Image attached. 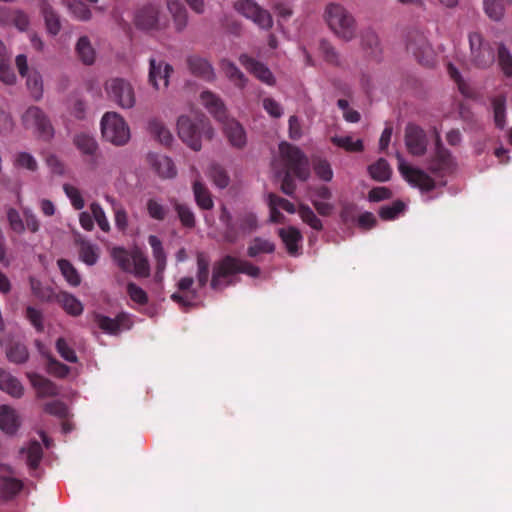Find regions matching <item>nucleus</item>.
Returning <instances> with one entry per match:
<instances>
[{"label": "nucleus", "instance_id": "nucleus-2", "mask_svg": "<svg viewBox=\"0 0 512 512\" xmlns=\"http://www.w3.org/2000/svg\"><path fill=\"white\" fill-rule=\"evenodd\" d=\"M200 99L215 119L223 123V131L230 144L239 149L243 148L247 141L244 128L236 120L227 118L226 108L222 100L210 91H203Z\"/></svg>", "mask_w": 512, "mask_h": 512}, {"label": "nucleus", "instance_id": "nucleus-27", "mask_svg": "<svg viewBox=\"0 0 512 512\" xmlns=\"http://www.w3.org/2000/svg\"><path fill=\"white\" fill-rule=\"evenodd\" d=\"M0 389L15 398L23 395L24 388L20 381L9 372L0 368Z\"/></svg>", "mask_w": 512, "mask_h": 512}, {"label": "nucleus", "instance_id": "nucleus-6", "mask_svg": "<svg viewBox=\"0 0 512 512\" xmlns=\"http://www.w3.org/2000/svg\"><path fill=\"white\" fill-rule=\"evenodd\" d=\"M110 255L123 272L133 274L137 278H147L150 276L148 258L139 248L128 251L123 247L117 246L112 248Z\"/></svg>", "mask_w": 512, "mask_h": 512}, {"label": "nucleus", "instance_id": "nucleus-20", "mask_svg": "<svg viewBox=\"0 0 512 512\" xmlns=\"http://www.w3.org/2000/svg\"><path fill=\"white\" fill-rule=\"evenodd\" d=\"M159 11L153 5H145L141 7L135 16V24L143 30H159Z\"/></svg>", "mask_w": 512, "mask_h": 512}, {"label": "nucleus", "instance_id": "nucleus-5", "mask_svg": "<svg viewBox=\"0 0 512 512\" xmlns=\"http://www.w3.org/2000/svg\"><path fill=\"white\" fill-rule=\"evenodd\" d=\"M238 273H243L253 278H257L260 275V268L249 261L242 260L231 255H226L213 266L210 281L211 288L213 290L221 289L223 286V279Z\"/></svg>", "mask_w": 512, "mask_h": 512}, {"label": "nucleus", "instance_id": "nucleus-1", "mask_svg": "<svg viewBox=\"0 0 512 512\" xmlns=\"http://www.w3.org/2000/svg\"><path fill=\"white\" fill-rule=\"evenodd\" d=\"M281 158L287 168L283 175L281 190L284 194L292 196L296 190V184L292 175L305 181L310 175L309 162L305 154L296 146L287 142L279 145Z\"/></svg>", "mask_w": 512, "mask_h": 512}, {"label": "nucleus", "instance_id": "nucleus-53", "mask_svg": "<svg viewBox=\"0 0 512 512\" xmlns=\"http://www.w3.org/2000/svg\"><path fill=\"white\" fill-rule=\"evenodd\" d=\"M209 177L213 181V183L223 189L229 185L230 178L226 172V170L220 166L219 164L213 163L209 167L208 171Z\"/></svg>", "mask_w": 512, "mask_h": 512}, {"label": "nucleus", "instance_id": "nucleus-10", "mask_svg": "<svg viewBox=\"0 0 512 512\" xmlns=\"http://www.w3.org/2000/svg\"><path fill=\"white\" fill-rule=\"evenodd\" d=\"M470 60L477 68H488L495 61V49L485 41L481 34L473 32L469 34Z\"/></svg>", "mask_w": 512, "mask_h": 512}, {"label": "nucleus", "instance_id": "nucleus-56", "mask_svg": "<svg viewBox=\"0 0 512 512\" xmlns=\"http://www.w3.org/2000/svg\"><path fill=\"white\" fill-rule=\"evenodd\" d=\"M174 209L177 212L178 218L181 224L186 228H194L195 227V215L192 212L191 208L185 204H181L177 201L174 202Z\"/></svg>", "mask_w": 512, "mask_h": 512}, {"label": "nucleus", "instance_id": "nucleus-52", "mask_svg": "<svg viewBox=\"0 0 512 512\" xmlns=\"http://www.w3.org/2000/svg\"><path fill=\"white\" fill-rule=\"evenodd\" d=\"M495 125L503 129L506 124V99L499 95L492 100Z\"/></svg>", "mask_w": 512, "mask_h": 512}, {"label": "nucleus", "instance_id": "nucleus-13", "mask_svg": "<svg viewBox=\"0 0 512 512\" xmlns=\"http://www.w3.org/2000/svg\"><path fill=\"white\" fill-rule=\"evenodd\" d=\"M23 122L26 127L34 128L44 140L52 138L54 133L53 127L50 120L39 107H29L23 115Z\"/></svg>", "mask_w": 512, "mask_h": 512}, {"label": "nucleus", "instance_id": "nucleus-46", "mask_svg": "<svg viewBox=\"0 0 512 512\" xmlns=\"http://www.w3.org/2000/svg\"><path fill=\"white\" fill-rule=\"evenodd\" d=\"M79 258L88 266H93L99 259V248L87 241H82L79 247Z\"/></svg>", "mask_w": 512, "mask_h": 512}, {"label": "nucleus", "instance_id": "nucleus-57", "mask_svg": "<svg viewBox=\"0 0 512 512\" xmlns=\"http://www.w3.org/2000/svg\"><path fill=\"white\" fill-rule=\"evenodd\" d=\"M47 359V372L57 378H65L69 372L70 368L66 365L58 361L55 357L52 355L44 354Z\"/></svg>", "mask_w": 512, "mask_h": 512}, {"label": "nucleus", "instance_id": "nucleus-12", "mask_svg": "<svg viewBox=\"0 0 512 512\" xmlns=\"http://www.w3.org/2000/svg\"><path fill=\"white\" fill-rule=\"evenodd\" d=\"M105 90L110 100L124 109L135 105V93L130 82L123 78H112L105 83Z\"/></svg>", "mask_w": 512, "mask_h": 512}, {"label": "nucleus", "instance_id": "nucleus-30", "mask_svg": "<svg viewBox=\"0 0 512 512\" xmlns=\"http://www.w3.org/2000/svg\"><path fill=\"white\" fill-rule=\"evenodd\" d=\"M57 303L71 316H79L83 312V305L79 299L68 292H60L56 295Z\"/></svg>", "mask_w": 512, "mask_h": 512}, {"label": "nucleus", "instance_id": "nucleus-36", "mask_svg": "<svg viewBox=\"0 0 512 512\" xmlns=\"http://www.w3.org/2000/svg\"><path fill=\"white\" fill-rule=\"evenodd\" d=\"M30 380L39 396L48 397L56 396L58 394V388L51 380L38 374L30 376Z\"/></svg>", "mask_w": 512, "mask_h": 512}, {"label": "nucleus", "instance_id": "nucleus-55", "mask_svg": "<svg viewBox=\"0 0 512 512\" xmlns=\"http://www.w3.org/2000/svg\"><path fill=\"white\" fill-rule=\"evenodd\" d=\"M331 142L348 152H361L364 149L363 142L361 140L353 141L350 136H333Z\"/></svg>", "mask_w": 512, "mask_h": 512}, {"label": "nucleus", "instance_id": "nucleus-50", "mask_svg": "<svg viewBox=\"0 0 512 512\" xmlns=\"http://www.w3.org/2000/svg\"><path fill=\"white\" fill-rule=\"evenodd\" d=\"M71 14L80 21H89L92 18V11L90 8L81 0H67Z\"/></svg>", "mask_w": 512, "mask_h": 512}, {"label": "nucleus", "instance_id": "nucleus-38", "mask_svg": "<svg viewBox=\"0 0 512 512\" xmlns=\"http://www.w3.org/2000/svg\"><path fill=\"white\" fill-rule=\"evenodd\" d=\"M152 164L162 178H173L177 171L173 161L164 155H156L152 158Z\"/></svg>", "mask_w": 512, "mask_h": 512}, {"label": "nucleus", "instance_id": "nucleus-61", "mask_svg": "<svg viewBox=\"0 0 512 512\" xmlns=\"http://www.w3.org/2000/svg\"><path fill=\"white\" fill-rule=\"evenodd\" d=\"M25 317L39 333L44 331V317L41 310L28 306L25 310Z\"/></svg>", "mask_w": 512, "mask_h": 512}, {"label": "nucleus", "instance_id": "nucleus-24", "mask_svg": "<svg viewBox=\"0 0 512 512\" xmlns=\"http://www.w3.org/2000/svg\"><path fill=\"white\" fill-rule=\"evenodd\" d=\"M361 47L367 57L374 60L380 59L382 49L378 35L373 30L367 29L362 32Z\"/></svg>", "mask_w": 512, "mask_h": 512}, {"label": "nucleus", "instance_id": "nucleus-28", "mask_svg": "<svg viewBox=\"0 0 512 512\" xmlns=\"http://www.w3.org/2000/svg\"><path fill=\"white\" fill-rule=\"evenodd\" d=\"M40 10L44 17L48 33L53 36L57 35L61 30V22L58 14L47 0L40 2Z\"/></svg>", "mask_w": 512, "mask_h": 512}, {"label": "nucleus", "instance_id": "nucleus-14", "mask_svg": "<svg viewBox=\"0 0 512 512\" xmlns=\"http://www.w3.org/2000/svg\"><path fill=\"white\" fill-rule=\"evenodd\" d=\"M398 169L402 176L413 186L422 191L429 192L435 188V181L423 170L408 166L401 154H397Z\"/></svg>", "mask_w": 512, "mask_h": 512}, {"label": "nucleus", "instance_id": "nucleus-54", "mask_svg": "<svg viewBox=\"0 0 512 512\" xmlns=\"http://www.w3.org/2000/svg\"><path fill=\"white\" fill-rule=\"evenodd\" d=\"M298 214L303 222L308 224L312 229L320 231L323 228L322 221L316 216L314 211L305 204H300Z\"/></svg>", "mask_w": 512, "mask_h": 512}, {"label": "nucleus", "instance_id": "nucleus-16", "mask_svg": "<svg viewBox=\"0 0 512 512\" xmlns=\"http://www.w3.org/2000/svg\"><path fill=\"white\" fill-rule=\"evenodd\" d=\"M405 144L411 155H424L428 144L426 132L420 126L409 123L405 128Z\"/></svg>", "mask_w": 512, "mask_h": 512}, {"label": "nucleus", "instance_id": "nucleus-26", "mask_svg": "<svg viewBox=\"0 0 512 512\" xmlns=\"http://www.w3.org/2000/svg\"><path fill=\"white\" fill-rule=\"evenodd\" d=\"M23 487V482L17 478L0 476V500L4 502L13 500Z\"/></svg>", "mask_w": 512, "mask_h": 512}, {"label": "nucleus", "instance_id": "nucleus-60", "mask_svg": "<svg viewBox=\"0 0 512 512\" xmlns=\"http://www.w3.org/2000/svg\"><path fill=\"white\" fill-rule=\"evenodd\" d=\"M90 210L91 214L93 216L94 221L98 224L99 228L103 232H109L110 231V224L106 217V214L101 207V205L97 202H92L90 204Z\"/></svg>", "mask_w": 512, "mask_h": 512}, {"label": "nucleus", "instance_id": "nucleus-42", "mask_svg": "<svg viewBox=\"0 0 512 512\" xmlns=\"http://www.w3.org/2000/svg\"><path fill=\"white\" fill-rule=\"evenodd\" d=\"M149 130L155 139H157L161 144L169 146L172 143L173 136L161 121L157 119L151 120L149 122Z\"/></svg>", "mask_w": 512, "mask_h": 512}, {"label": "nucleus", "instance_id": "nucleus-23", "mask_svg": "<svg viewBox=\"0 0 512 512\" xmlns=\"http://www.w3.org/2000/svg\"><path fill=\"white\" fill-rule=\"evenodd\" d=\"M20 427V419L15 409L8 405L0 406V429L9 435H13Z\"/></svg>", "mask_w": 512, "mask_h": 512}, {"label": "nucleus", "instance_id": "nucleus-51", "mask_svg": "<svg viewBox=\"0 0 512 512\" xmlns=\"http://www.w3.org/2000/svg\"><path fill=\"white\" fill-rule=\"evenodd\" d=\"M498 65L506 77L512 76V55L508 48L500 43L497 47Z\"/></svg>", "mask_w": 512, "mask_h": 512}, {"label": "nucleus", "instance_id": "nucleus-48", "mask_svg": "<svg viewBox=\"0 0 512 512\" xmlns=\"http://www.w3.org/2000/svg\"><path fill=\"white\" fill-rule=\"evenodd\" d=\"M148 243L151 246L156 266L159 267V270H165L167 258L161 240L155 235H150Z\"/></svg>", "mask_w": 512, "mask_h": 512}, {"label": "nucleus", "instance_id": "nucleus-59", "mask_svg": "<svg viewBox=\"0 0 512 512\" xmlns=\"http://www.w3.org/2000/svg\"><path fill=\"white\" fill-rule=\"evenodd\" d=\"M148 215L157 221H163L166 218L168 209L156 199H148L146 203Z\"/></svg>", "mask_w": 512, "mask_h": 512}, {"label": "nucleus", "instance_id": "nucleus-8", "mask_svg": "<svg viewBox=\"0 0 512 512\" xmlns=\"http://www.w3.org/2000/svg\"><path fill=\"white\" fill-rule=\"evenodd\" d=\"M101 132L103 138L116 145H125L130 139V130L123 119L116 112H106L101 120Z\"/></svg>", "mask_w": 512, "mask_h": 512}, {"label": "nucleus", "instance_id": "nucleus-40", "mask_svg": "<svg viewBox=\"0 0 512 512\" xmlns=\"http://www.w3.org/2000/svg\"><path fill=\"white\" fill-rule=\"evenodd\" d=\"M275 251V244L270 240L261 237H255L247 248V255L251 258L257 257L259 254H270Z\"/></svg>", "mask_w": 512, "mask_h": 512}, {"label": "nucleus", "instance_id": "nucleus-18", "mask_svg": "<svg viewBox=\"0 0 512 512\" xmlns=\"http://www.w3.org/2000/svg\"><path fill=\"white\" fill-rule=\"evenodd\" d=\"M193 284L194 279L192 277H182L177 283V288L181 292H186V294L175 292L170 296L171 300L184 309L192 307V301L198 294L197 290L193 288Z\"/></svg>", "mask_w": 512, "mask_h": 512}, {"label": "nucleus", "instance_id": "nucleus-3", "mask_svg": "<svg viewBox=\"0 0 512 512\" xmlns=\"http://www.w3.org/2000/svg\"><path fill=\"white\" fill-rule=\"evenodd\" d=\"M219 220L224 225L223 239L229 244L236 243L240 238L251 234L258 228L256 214L248 209L238 210L233 215L223 206L220 211Z\"/></svg>", "mask_w": 512, "mask_h": 512}, {"label": "nucleus", "instance_id": "nucleus-64", "mask_svg": "<svg viewBox=\"0 0 512 512\" xmlns=\"http://www.w3.org/2000/svg\"><path fill=\"white\" fill-rule=\"evenodd\" d=\"M63 190L66 194V196L69 198L72 206L76 210H81L85 206L84 199L81 195V192L79 189L73 185L70 184H64Z\"/></svg>", "mask_w": 512, "mask_h": 512}, {"label": "nucleus", "instance_id": "nucleus-34", "mask_svg": "<svg viewBox=\"0 0 512 512\" xmlns=\"http://www.w3.org/2000/svg\"><path fill=\"white\" fill-rule=\"evenodd\" d=\"M193 193L195 201L199 208L203 210H211L214 206V202L208 188L199 180H195L193 183Z\"/></svg>", "mask_w": 512, "mask_h": 512}, {"label": "nucleus", "instance_id": "nucleus-43", "mask_svg": "<svg viewBox=\"0 0 512 512\" xmlns=\"http://www.w3.org/2000/svg\"><path fill=\"white\" fill-rule=\"evenodd\" d=\"M511 2L512 0H483L484 11L490 19L499 21L504 15L505 4Z\"/></svg>", "mask_w": 512, "mask_h": 512}, {"label": "nucleus", "instance_id": "nucleus-62", "mask_svg": "<svg viewBox=\"0 0 512 512\" xmlns=\"http://www.w3.org/2000/svg\"><path fill=\"white\" fill-rule=\"evenodd\" d=\"M56 350L59 353V355L67 362L76 363L78 361V357L76 355L75 350L71 346H69V344L63 337L57 339Z\"/></svg>", "mask_w": 512, "mask_h": 512}, {"label": "nucleus", "instance_id": "nucleus-9", "mask_svg": "<svg viewBox=\"0 0 512 512\" xmlns=\"http://www.w3.org/2000/svg\"><path fill=\"white\" fill-rule=\"evenodd\" d=\"M233 8L237 13L251 20L260 29L270 30L273 26V18L270 12L254 0H237L234 2Z\"/></svg>", "mask_w": 512, "mask_h": 512}, {"label": "nucleus", "instance_id": "nucleus-25", "mask_svg": "<svg viewBox=\"0 0 512 512\" xmlns=\"http://www.w3.org/2000/svg\"><path fill=\"white\" fill-rule=\"evenodd\" d=\"M167 9L172 17L174 28L182 32L188 25V12L179 0H167Z\"/></svg>", "mask_w": 512, "mask_h": 512}, {"label": "nucleus", "instance_id": "nucleus-47", "mask_svg": "<svg viewBox=\"0 0 512 512\" xmlns=\"http://www.w3.org/2000/svg\"><path fill=\"white\" fill-rule=\"evenodd\" d=\"M148 243L151 246L156 266L159 267V270H165L167 258L161 240L155 235H150Z\"/></svg>", "mask_w": 512, "mask_h": 512}, {"label": "nucleus", "instance_id": "nucleus-15", "mask_svg": "<svg viewBox=\"0 0 512 512\" xmlns=\"http://www.w3.org/2000/svg\"><path fill=\"white\" fill-rule=\"evenodd\" d=\"M406 48L419 63L423 65L430 64L431 47L423 32L418 30L409 31L407 34Z\"/></svg>", "mask_w": 512, "mask_h": 512}, {"label": "nucleus", "instance_id": "nucleus-29", "mask_svg": "<svg viewBox=\"0 0 512 512\" xmlns=\"http://www.w3.org/2000/svg\"><path fill=\"white\" fill-rule=\"evenodd\" d=\"M220 68L236 87L243 89L246 86L248 79L235 63L228 59H222L220 61Z\"/></svg>", "mask_w": 512, "mask_h": 512}, {"label": "nucleus", "instance_id": "nucleus-63", "mask_svg": "<svg viewBox=\"0 0 512 512\" xmlns=\"http://www.w3.org/2000/svg\"><path fill=\"white\" fill-rule=\"evenodd\" d=\"M405 208L402 201H394L391 205L382 206L379 210V216L383 220H393L396 218Z\"/></svg>", "mask_w": 512, "mask_h": 512}, {"label": "nucleus", "instance_id": "nucleus-7", "mask_svg": "<svg viewBox=\"0 0 512 512\" xmlns=\"http://www.w3.org/2000/svg\"><path fill=\"white\" fill-rule=\"evenodd\" d=\"M325 20L339 38L350 41L356 36L357 24L354 16L341 4L330 3L325 8Z\"/></svg>", "mask_w": 512, "mask_h": 512}, {"label": "nucleus", "instance_id": "nucleus-41", "mask_svg": "<svg viewBox=\"0 0 512 512\" xmlns=\"http://www.w3.org/2000/svg\"><path fill=\"white\" fill-rule=\"evenodd\" d=\"M6 356L15 364L25 363L29 358L27 347L20 342H11L6 348Z\"/></svg>", "mask_w": 512, "mask_h": 512}, {"label": "nucleus", "instance_id": "nucleus-31", "mask_svg": "<svg viewBox=\"0 0 512 512\" xmlns=\"http://www.w3.org/2000/svg\"><path fill=\"white\" fill-rule=\"evenodd\" d=\"M125 320H127V317L124 314H120L114 319L101 314L95 315V322L98 327L108 334H117Z\"/></svg>", "mask_w": 512, "mask_h": 512}, {"label": "nucleus", "instance_id": "nucleus-17", "mask_svg": "<svg viewBox=\"0 0 512 512\" xmlns=\"http://www.w3.org/2000/svg\"><path fill=\"white\" fill-rule=\"evenodd\" d=\"M239 62L249 73H251L259 81L263 82L268 86L275 85L276 80L273 73L262 62L256 60L255 58L247 54H241L239 56Z\"/></svg>", "mask_w": 512, "mask_h": 512}, {"label": "nucleus", "instance_id": "nucleus-11", "mask_svg": "<svg viewBox=\"0 0 512 512\" xmlns=\"http://www.w3.org/2000/svg\"><path fill=\"white\" fill-rule=\"evenodd\" d=\"M435 151L432 155L428 169L431 173L437 176H444L452 172L454 168V160L448 149L442 143L441 135L436 127L433 128Z\"/></svg>", "mask_w": 512, "mask_h": 512}, {"label": "nucleus", "instance_id": "nucleus-39", "mask_svg": "<svg viewBox=\"0 0 512 512\" xmlns=\"http://www.w3.org/2000/svg\"><path fill=\"white\" fill-rule=\"evenodd\" d=\"M370 176L378 182H386L390 179L392 170L389 163L380 158L368 167Z\"/></svg>", "mask_w": 512, "mask_h": 512}, {"label": "nucleus", "instance_id": "nucleus-22", "mask_svg": "<svg viewBox=\"0 0 512 512\" xmlns=\"http://www.w3.org/2000/svg\"><path fill=\"white\" fill-rule=\"evenodd\" d=\"M277 233L282 242L284 243L287 252L292 256L297 255L299 250V244L302 242L303 239L300 230L294 226H289L287 228H279Z\"/></svg>", "mask_w": 512, "mask_h": 512}, {"label": "nucleus", "instance_id": "nucleus-35", "mask_svg": "<svg viewBox=\"0 0 512 512\" xmlns=\"http://www.w3.org/2000/svg\"><path fill=\"white\" fill-rule=\"evenodd\" d=\"M114 213V221L117 229L124 232L128 227V215L124 206L110 195L105 196Z\"/></svg>", "mask_w": 512, "mask_h": 512}, {"label": "nucleus", "instance_id": "nucleus-45", "mask_svg": "<svg viewBox=\"0 0 512 512\" xmlns=\"http://www.w3.org/2000/svg\"><path fill=\"white\" fill-rule=\"evenodd\" d=\"M21 452L24 453L25 449L23 448ZM26 453L27 465L29 469L33 471L37 470L43 457V449L41 444L38 441L30 442L26 449Z\"/></svg>", "mask_w": 512, "mask_h": 512}, {"label": "nucleus", "instance_id": "nucleus-21", "mask_svg": "<svg viewBox=\"0 0 512 512\" xmlns=\"http://www.w3.org/2000/svg\"><path fill=\"white\" fill-rule=\"evenodd\" d=\"M149 82L150 84L159 89V81H162L163 87H167L169 84V76L173 72V67L163 61L157 62L154 58L149 60Z\"/></svg>", "mask_w": 512, "mask_h": 512}, {"label": "nucleus", "instance_id": "nucleus-58", "mask_svg": "<svg viewBox=\"0 0 512 512\" xmlns=\"http://www.w3.org/2000/svg\"><path fill=\"white\" fill-rule=\"evenodd\" d=\"M26 84L33 99L38 101L43 95V83L41 75L38 72L29 74Z\"/></svg>", "mask_w": 512, "mask_h": 512}, {"label": "nucleus", "instance_id": "nucleus-49", "mask_svg": "<svg viewBox=\"0 0 512 512\" xmlns=\"http://www.w3.org/2000/svg\"><path fill=\"white\" fill-rule=\"evenodd\" d=\"M210 262L207 256L203 253L197 255V284L199 288H203L209 281L210 275Z\"/></svg>", "mask_w": 512, "mask_h": 512}, {"label": "nucleus", "instance_id": "nucleus-32", "mask_svg": "<svg viewBox=\"0 0 512 512\" xmlns=\"http://www.w3.org/2000/svg\"><path fill=\"white\" fill-rule=\"evenodd\" d=\"M0 80L11 85L16 80V75L10 65V55L2 41H0Z\"/></svg>", "mask_w": 512, "mask_h": 512}, {"label": "nucleus", "instance_id": "nucleus-33", "mask_svg": "<svg viewBox=\"0 0 512 512\" xmlns=\"http://www.w3.org/2000/svg\"><path fill=\"white\" fill-rule=\"evenodd\" d=\"M75 51L83 64L92 65L94 63L96 52L87 36H82L78 39Z\"/></svg>", "mask_w": 512, "mask_h": 512}, {"label": "nucleus", "instance_id": "nucleus-19", "mask_svg": "<svg viewBox=\"0 0 512 512\" xmlns=\"http://www.w3.org/2000/svg\"><path fill=\"white\" fill-rule=\"evenodd\" d=\"M186 63L189 71L194 76L205 81H213L215 79L214 68L207 59L199 55H190L187 57Z\"/></svg>", "mask_w": 512, "mask_h": 512}, {"label": "nucleus", "instance_id": "nucleus-4", "mask_svg": "<svg viewBox=\"0 0 512 512\" xmlns=\"http://www.w3.org/2000/svg\"><path fill=\"white\" fill-rule=\"evenodd\" d=\"M177 130L180 139L194 151L201 149L203 138L211 140L214 135L209 120L203 115L196 116L194 119L185 115L180 116L177 121Z\"/></svg>", "mask_w": 512, "mask_h": 512}, {"label": "nucleus", "instance_id": "nucleus-37", "mask_svg": "<svg viewBox=\"0 0 512 512\" xmlns=\"http://www.w3.org/2000/svg\"><path fill=\"white\" fill-rule=\"evenodd\" d=\"M74 144L84 155L95 156L98 150L95 138L86 132L76 134Z\"/></svg>", "mask_w": 512, "mask_h": 512}, {"label": "nucleus", "instance_id": "nucleus-44", "mask_svg": "<svg viewBox=\"0 0 512 512\" xmlns=\"http://www.w3.org/2000/svg\"><path fill=\"white\" fill-rule=\"evenodd\" d=\"M57 265L65 280L73 287H77L81 283V277L77 269L67 259H59Z\"/></svg>", "mask_w": 512, "mask_h": 512}]
</instances>
